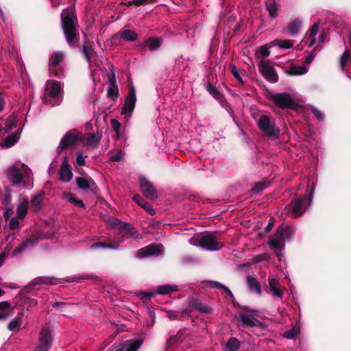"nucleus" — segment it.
Here are the masks:
<instances>
[{
    "instance_id": "obj_62",
    "label": "nucleus",
    "mask_w": 351,
    "mask_h": 351,
    "mask_svg": "<svg viewBox=\"0 0 351 351\" xmlns=\"http://www.w3.org/2000/svg\"><path fill=\"white\" fill-rule=\"evenodd\" d=\"M10 306V302L7 301H3L0 302V310H5L9 308Z\"/></svg>"
},
{
    "instance_id": "obj_9",
    "label": "nucleus",
    "mask_w": 351,
    "mask_h": 351,
    "mask_svg": "<svg viewBox=\"0 0 351 351\" xmlns=\"http://www.w3.org/2000/svg\"><path fill=\"white\" fill-rule=\"evenodd\" d=\"M259 71L263 75L271 82H276L278 76L275 71L274 68L269 64L268 61H261L258 65Z\"/></svg>"
},
{
    "instance_id": "obj_3",
    "label": "nucleus",
    "mask_w": 351,
    "mask_h": 351,
    "mask_svg": "<svg viewBox=\"0 0 351 351\" xmlns=\"http://www.w3.org/2000/svg\"><path fill=\"white\" fill-rule=\"evenodd\" d=\"M190 243L210 251L219 250L223 247V243L213 234L208 232L193 237Z\"/></svg>"
},
{
    "instance_id": "obj_45",
    "label": "nucleus",
    "mask_w": 351,
    "mask_h": 351,
    "mask_svg": "<svg viewBox=\"0 0 351 351\" xmlns=\"http://www.w3.org/2000/svg\"><path fill=\"white\" fill-rule=\"evenodd\" d=\"M167 316L169 320H175L181 317L182 313L176 311H167Z\"/></svg>"
},
{
    "instance_id": "obj_30",
    "label": "nucleus",
    "mask_w": 351,
    "mask_h": 351,
    "mask_svg": "<svg viewBox=\"0 0 351 351\" xmlns=\"http://www.w3.org/2000/svg\"><path fill=\"white\" fill-rule=\"evenodd\" d=\"M64 56L61 52H56L53 53L50 58L49 60V71L52 75V69L51 66H56L58 65L63 60Z\"/></svg>"
},
{
    "instance_id": "obj_63",
    "label": "nucleus",
    "mask_w": 351,
    "mask_h": 351,
    "mask_svg": "<svg viewBox=\"0 0 351 351\" xmlns=\"http://www.w3.org/2000/svg\"><path fill=\"white\" fill-rule=\"evenodd\" d=\"M279 228H284L286 230V231H284V234L287 235V239L290 237L291 233V228L289 226H281Z\"/></svg>"
},
{
    "instance_id": "obj_54",
    "label": "nucleus",
    "mask_w": 351,
    "mask_h": 351,
    "mask_svg": "<svg viewBox=\"0 0 351 351\" xmlns=\"http://www.w3.org/2000/svg\"><path fill=\"white\" fill-rule=\"evenodd\" d=\"M230 69H231V73L233 75V76L239 82H241L242 80H241V77L239 73V71L237 69V67L234 66V65H231L230 66Z\"/></svg>"
},
{
    "instance_id": "obj_4",
    "label": "nucleus",
    "mask_w": 351,
    "mask_h": 351,
    "mask_svg": "<svg viewBox=\"0 0 351 351\" xmlns=\"http://www.w3.org/2000/svg\"><path fill=\"white\" fill-rule=\"evenodd\" d=\"M63 97V90L61 84L55 80H47L45 84V93L43 99L45 102L49 103V99H54L52 104L59 105Z\"/></svg>"
},
{
    "instance_id": "obj_51",
    "label": "nucleus",
    "mask_w": 351,
    "mask_h": 351,
    "mask_svg": "<svg viewBox=\"0 0 351 351\" xmlns=\"http://www.w3.org/2000/svg\"><path fill=\"white\" fill-rule=\"evenodd\" d=\"M153 0H132L128 2V4H134L136 5H146L152 3Z\"/></svg>"
},
{
    "instance_id": "obj_25",
    "label": "nucleus",
    "mask_w": 351,
    "mask_h": 351,
    "mask_svg": "<svg viewBox=\"0 0 351 351\" xmlns=\"http://www.w3.org/2000/svg\"><path fill=\"white\" fill-rule=\"evenodd\" d=\"M38 239H29L22 243L20 246L14 249L12 252L14 256L17 255L19 253L24 252L29 246H32L34 243L38 241Z\"/></svg>"
},
{
    "instance_id": "obj_21",
    "label": "nucleus",
    "mask_w": 351,
    "mask_h": 351,
    "mask_svg": "<svg viewBox=\"0 0 351 351\" xmlns=\"http://www.w3.org/2000/svg\"><path fill=\"white\" fill-rule=\"evenodd\" d=\"M76 183L79 189L82 190H87L95 185V182L91 178H85L79 177L76 178Z\"/></svg>"
},
{
    "instance_id": "obj_6",
    "label": "nucleus",
    "mask_w": 351,
    "mask_h": 351,
    "mask_svg": "<svg viewBox=\"0 0 351 351\" xmlns=\"http://www.w3.org/2000/svg\"><path fill=\"white\" fill-rule=\"evenodd\" d=\"M269 99L276 106L281 108H293L296 105L293 97L287 93L273 94Z\"/></svg>"
},
{
    "instance_id": "obj_47",
    "label": "nucleus",
    "mask_w": 351,
    "mask_h": 351,
    "mask_svg": "<svg viewBox=\"0 0 351 351\" xmlns=\"http://www.w3.org/2000/svg\"><path fill=\"white\" fill-rule=\"evenodd\" d=\"M21 325V322L19 319L15 318L12 319L8 324V329L10 330H15L19 329Z\"/></svg>"
},
{
    "instance_id": "obj_14",
    "label": "nucleus",
    "mask_w": 351,
    "mask_h": 351,
    "mask_svg": "<svg viewBox=\"0 0 351 351\" xmlns=\"http://www.w3.org/2000/svg\"><path fill=\"white\" fill-rule=\"evenodd\" d=\"M162 252V245H150L139 250L137 256L139 258H146L151 256H157Z\"/></svg>"
},
{
    "instance_id": "obj_49",
    "label": "nucleus",
    "mask_w": 351,
    "mask_h": 351,
    "mask_svg": "<svg viewBox=\"0 0 351 351\" xmlns=\"http://www.w3.org/2000/svg\"><path fill=\"white\" fill-rule=\"evenodd\" d=\"M124 152L121 150H119L115 154L111 156L109 158L110 161H119L121 160L123 158Z\"/></svg>"
},
{
    "instance_id": "obj_27",
    "label": "nucleus",
    "mask_w": 351,
    "mask_h": 351,
    "mask_svg": "<svg viewBox=\"0 0 351 351\" xmlns=\"http://www.w3.org/2000/svg\"><path fill=\"white\" fill-rule=\"evenodd\" d=\"M111 84L108 90V96L112 100H115L119 96V90L117 86L114 84V75L113 74L109 78Z\"/></svg>"
},
{
    "instance_id": "obj_42",
    "label": "nucleus",
    "mask_w": 351,
    "mask_h": 351,
    "mask_svg": "<svg viewBox=\"0 0 351 351\" xmlns=\"http://www.w3.org/2000/svg\"><path fill=\"white\" fill-rule=\"evenodd\" d=\"M148 43L149 49L151 51H154L161 45L162 40L160 38L150 39Z\"/></svg>"
},
{
    "instance_id": "obj_44",
    "label": "nucleus",
    "mask_w": 351,
    "mask_h": 351,
    "mask_svg": "<svg viewBox=\"0 0 351 351\" xmlns=\"http://www.w3.org/2000/svg\"><path fill=\"white\" fill-rule=\"evenodd\" d=\"M267 10L269 13V15L271 18H274L277 15V7L276 3H270L269 5H267Z\"/></svg>"
},
{
    "instance_id": "obj_41",
    "label": "nucleus",
    "mask_w": 351,
    "mask_h": 351,
    "mask_svg": "<svg viewBox=\"0 0 351 351\" xmlns=\"http://www.w3.org/2000/svg\"><path fill=\"white\" fill-rule=\"evenodd\" d=\"M37 283L45 285H56L58 283V280L54 278L49 277H40L36 279Z\"/></svg>"
},
{
    "instance_id": "obj_53",
    "label": "nucleus",
    "mask_w": 351,
    "mask_h": 351,
    "mask_svg": "<svg viewBox=\"0 0 351 351\" xmlns=\"http://www.w3.org/2000/svg\"><path fill=\"white\" fill-rule=\"evenodd\" d=\"M82 51H83V53L84 54V56L86 57V60L88 62H90V56H91V54H92V50L88 49L87 46L86 45H83V48H82Z\"/></svg>"
},
{
    "instance_id": "obj_56",
    "label": "nucleus",
    "mask_w": 351,
    "mask_h": 351,
    "mask_svg": "<svg viewBox=\"0 0 351 351\" xmlns=\"http://www.w3.org/2000/svg\"><path fill=\"white\" fill-rule=\"evenodd\" d=\"M196 308L205 313H208L210 312V308L200 303L196 304Z\"/></svg>"
},
{
    "instance_id": "obj_23",
    "label": "nucleus",
    "mask_w": 351,
    "mask_h": 351,
    "mask_svg": "<svg viewBox=\"0 0 351 351\" xmlns=\"http://www.w3.org/2000/svg\"><path fill=\"white\" fill-rule=\"evenodd\" d=\"M308 68L306 66L291 65L287 70V73L290 75H301L306 74Z\"/></svg>"
},
{
    "instance_id": "obj_33",
    "label": "nucleus",
    "mask_w": 351,
    "mask_h": 351,
    "mask_svg": "<svg viewBox=\"0 0 351 351\" xmlns=\"http://www.w3.org/2000/svg\"><path fill=\"white\" fill-rule=\"evenodd\" d=\"M302 27L301 20L297 19L292 21L288 27V32L291 36H295L299 33Z\"/></svg>"
},
{
    "instance_id": "obj_35",
    "label": "nucleus",
    "mask_w": 351,
    "mask_h": 351,
    "mask_svg": "<svg viewBox=\"0 0 351 351\" xmlns=\"http://www.w3.org/2000/svg\"><path fill=\"white\" fill-rule=\"evenodd\" d=\"M178 290L177 286L175 285H160L158 286L156 288V293L158 294H168L171 292L176 291Z\"/></svg>"
},
{
    "instance_id": "obj_36",
    "label": "nucleus",
    "mask_w": 351,
    "mask_h": 351,
    "mask_svg": "<svg viewBox=\"0 0 351 351\" xmlns=\"http://www.w3.org/2000/svg\"><path fill=\"white\" fill-rule=\"evenodd\" d=\"M16 116L15 114L10 115L5 120V132H10L12 130L16 128Z\"/></svg>"
},
{
    "instance_id": "obj_38",
    "label": "nucleus",
    "mask_w": 351,
    "mask_h": 351,
    "mask_svg": "<svg viewBox=\"0 0 351 351\" xmlns=\"http://www.w3.org/2000/svg\"><path fill=\"white\" fill-rule=\"evenodd\" d=\"M240 347V342L238 339L236 338H230L227 344H226V348L229 351H237Z\"/></svg>"
},
{
    "instance_id": "obj_5",
    "label": "nucleus",
    "mask_w": 351,
    "mask_h": 351,
    "mask_svg": "<svg viewBox=\"0 0 351 351\" xmlns=\"http://www.w3.org/2000/svg\"><path fill=\"white\" fill-rule=\"evenodd\" d=\"M257 124L261 131L269 138L275 139L278 137L280 130L276 125L275 122L270 120L267 115H261Z\"/></svg>"
},
{
    "instance_id": "obj_57",
    "label": "nucleus",
    "mask_w": 351,
    "mask_h": 351,
    "mask_svg": "<svg viewBox=\"0 0 351 351\" xmlns=\"http://www.w3.org/2000/svg\"><path fill=\"white\" fill-rule=\"evenodd\" d=\"M208 90L209 93L215 97V98H219L220 96V93L214 87L212 86H208Z\"/></svg>"
},
{
    "instance_id": "obj_22",
    "label": "nucleus",
    "mask_w": 351,
    "mask_h": 351,
    "mask_svg": "<svg viewBox=\"0 0 351 351\" xmlns=\"http://www.w3.org/2000/svg\"><path fill=\"white\" fill-rule=\"evenodd\" d=\"M303 202L304 201L302 199H296L292 202V209L291 211L292 217L295 218L302 215Z\"/></svg>"
},
{
    "instance_id": "obj_7",
    "label": "nucleus",
    "mask_w": 351,
    "mask_h": 351,
    "mask_svg": "<svg viewBox=\"0 0 351 351\" xmlns=\"http://www.w3.org/2000/svg\"><path fill=\"white\" fill-rule=\"evenodd\" d=\"M52 336L47 328H43L39 334L38 344L34 351H49L52 344Z\"/></svg>"
},
{
    "instance_id": "obj_28",
    "label": "nucleus",
    "mask_w": 351,
    "mask_h": 351,
    "mask_svg": "<svg viewBox=\"0 0 351 351\" xmlns=\"http://www.w3.org/2000/svg\"><path fill=\"white\" fill-rule=\"evenodd\" d=\"M240 320L243 326H253L256 324L257 320L250 314L243 313L240 315Z\"/></svg>"
},
{
    "instance_id": "obj_55",
    "label": "nucleus",
    "mask_w": 351,
    "mask_h": 351,
    "mask_svg": "<svg viewBox=\"0 0 351 351\" xmlns=\"http://www.w3.org/2000/svg\"><path fill=\"white\" fill-rule=\"evenodd\" d=\"M266 187V185L263 183H257L256 186L252 189V191L254 193H257L259 191L263 190Z\"/></svg>"
},
{
    "instance_id": "obj_19",
    "label": "nucleus",
    "mask_w": 351,
    "mask_h": 351,
    "mask_svg": "<svg viewBox=\"0 0 351 351\" xmlns=\"http://www.w3.org/2000/svg\"><path fill=\"white\" fill-rule=\"evenodd\" d=\"M73 177L72 171L66 160L62 162L60 171V178L63 182H69Z\"/></svg>"
},
{
    "instance_id": "obj_26",
    "label": "nucleus",
    "mask_w": 351,
    "mask_h": 351,
    "mask_svg": "<svg viewBox=\"0 0 351 351\" xmlns=\"http://www.w3.org/2000/svg\"><path fill=\"white\" fill-rule=\"evenodd\" d=\"M132 199L137 203L141 208L147 210L151 215L155 214V210L150 205H149L139 195L133 196Z\"/></svg>"
},
{
    "instance_id": "obj_8",
    "label": "nucleus",
    "mask_w": 351,
    "mask_h": 351,
    "mask_svg": "<svg viewBox=\"0 0 351 351\" xmlns=\"http://www.w3.org/2000/svg\"><path fill=\"white\" fill-rule=\"evenodd\" d=\"M81 134L76 130H70L62 138L58 149H65L80 142Z\"/></svg>"
},
{
    "instance_id": "obj_39",
    "label": "nucleus",
    "mask_w": 351,
    "mask_h": 351,
    "mask_svg": "<svg viewBox=\"0 0 351 351\" xmlns=\"http://www.w3.org/2000/svg\"><path fill=\"white\" fill-rule=\"evenodd\" d=\"M274 45L282 49H290L293 46V42L290 40H276Z\"/></svg>"
},
{
    "instance_id": "obj_11",
    "label": "nucleus",
    "mask_w": 351,
    "mask_h": 351,
    "mask_svg": "<svg viewBox=\"0 0 351 351\" xmlns=\"http://www.w3.org/2000/svg\"><path fill=\"white\" fill-rule=\"evenodd\" d=\"M140 185L143 195L150 199H155L157 194L153 184L145 177L140 178Z\"/></svg>"
},
{
    "instance_id": "obj_16",
    "label": "nucleus",
    "mask_w": 351,
    "mask_h": 351,
    "mask_svg": "<svg viewBox=\"0 0 351 351\" xmlns=\"http://www.w3.org/2000/svg\"><path fill=\"white\" fill-rule=\"evenodd\" d=\"M268 282L269 289L272 291L274 296L282 298L285 289L280 284L279 279L274 277H269Z\"/></svg>"
},
{
    "instance_id": "obj_18",
    "label": "nucleus",
    "mask_w": 351,
    "mask_h": 351,
    "mask_svg": "<svg viewBox=\"0 0 351 351\" xmlns=\"http://www.w3.org/2000/svg\"><path fill=\"white\" fill-rule=\"evenodd\" d=\"M114 222L113 223L117 226L119 229V234L123 239H129L130 238V230L131 226L129 223H122L121 221H118L114 219Z\"/></svg>"
},
{
    "instance_id": "obj_29",
    "label": "nucleus",
    "mask_w": 351,
    "mask_h": 351,
    "mask_svg": "<svg viewBox=\"0 0 351 351\" xmlns=\"http://www.w3.org/2000/svg\"><path fill=\"white\" fill-rule=\"evenodd\" d=\"M43 196L44 193L40 191L32 197L31 204L34 207V210H38L41 208Z\"/></svg>"
},
{
    "instance_id": "obj_43",
    "label": "nucleus",
    "mask_w": 351,
    "mask_h": 351,
    "mask_svg": "<svg viewBox=\"0 0 351 351\" xmlns=\"http://www.w3.org/2000/svg\"><path fill=\"white\" fill-rule=\"evenodd\" d=\"M348 60H350V51L346 49L340 58V66L342 70L344 69V67Z\"/></svg>"
},
{
    "instance_id": "obj_59",
    "label": "nucleus",
    "mask_w": 351,
    "mask_h": 351,
    "mask_svg": "<svg viewBox=\"0 0 351 351\" xmlns=\"http://www.w3.org/2000/svg\"><path fill=\"white\" fill-rule=\"evenodd\" d=\"M76 162L80 166H84L85 165V158L82 156V154H78L76 157Z\"/></svg>"
},
{
    "instance_id": "obj_60",
    "label": "nucleus",
    "mask_w": 351,
    "mask_h": 351,
    "mask_svg": "<svg viewBox=\"0 0 351 351\" xmlns=\"http://www.w3.org/2000/svg\"><path fill=\"white\" fill-rule=\"evenodd\" d=\"M14 213L13 209L10 208H5L3 213V217L5 219H8Z\"/></svg>"
},
{
    "instance_id": "obj_52",
    "label": "nucleus",
    "mask_w": 351,
    "mask_h": 351,
    "mask_svg": "<svg viewBox=\"0 0 351 351\" xmlns=\"http://www.w3.org/2000/svg\"><path fill=\"white\" fill-rule=\"evenodd\" d=\"M259 53L263 57H267L270 54V51L267 45H263L259 48Z\"/></svg>"
},
{
    "instance_id": "obj_58",
    "label": "nucleus",
    "mask_w": 351,
    "mask_h": 351,
    "mask_svg": "<svg viewBox=\"0 0 351 351\" xmlns=\"http://www.w3.org/2000/svg\"><path fill=\"white\" fill-rule=\"evenodd\" d=\"M130 232V238H133L134 239H138L141 238L137 230H134L132 226H131V230Z\"/></svg>"
},
{
    "instance_id": "obj_12",
    "label": "nucleus",
    "mask_w": 351,
    "mask_h": 351,
    "mask_svg": "<svg viewBox=\"0 0 351 351\" xmlns=\"http://www.w3.org/2000/svg\"><path fill=\"white\" fill-rule=\"evenodd\" d=\"M284 228H278L275 235L271 237L269 241V245L274 250L280 249L285 244V240L287 239V235L284 234Z\"/></svg>"
},
{
    "instance_id": "obj_13",
    "label": "nucleus",
    "mask_w": 351,
    "mask_h": 351,
    "mask_svg": "<svg viewBox=\"0 0 351 351\" xmlns=\"http://www.w3.org/2000/svg\"><path fill=\"white\" fill-rule=\"evenodd\" d=\"M141 345V339L128 340L123 344L114 347L112 351H138Z\"/></svg>"
},
{
    "instance_id": "obj_31",
    "label": "nucleus",
    "mask_w": 351,
    "mask_h": 351,
    "mask_svg": "<svg viewBox=\"0 0 351 351\" xmlns=\"http://www.w3.org/2000/svg\"><path fill=\"white\" fill-rule=\"evenodd\" d=\"M20 132H14L8 135L4 140V145L6 147H10L15 145L20 138Z\"/></svg>"
},
{
    "instance_id": "obj_34",
    "label": "nucleus",
    "mask_w": 351,
    "mask_h": 351,
    "mask_svg": "<svg viewBox=\"0 0 351 351\" xmlns=\"http://www.w3.org/2000/svg\"><path fill=\"white\" fill-rule=\"evenodd\" d=\"M62 198L68 202L76 205L80 208L84 207V204L82 200L77 199L75 195L71 193H65L62 194Z\"/></svg>"
},
{
    "instance_id": "obj_15",
    "label": "nucleus",
    "mask_w": 351,
    "mask_h": 351,
    "mask_svg": "<svg viewBox=\"0 0 351 351\" xmlns=\"http://www.w3.org/2000/svg\"><path fill=\"white\" fill-rule=\"evenodd\" d=\"M101 135L99 134L88 133L81 134L80 142L84 145L90 147H95L101 140Z\"/></svg>"
},
{
    "instance_id": "obj_10",
    "label": "nucleus",
    "mask_w": 351,
    "mask_h": 351,
    "mask_svg": "<svg viewBox=\"0 0 351 351\" xmlns=\"http://www.w3.org/2000/svg\"><path fill=\"white\" fill-rule=\"evenodd\" d=\"M136 101V92L134 86H132L128 95L127 96L123 107L121 110V114L130 115L133 112Z\"/></svg>"
},
{
    "instance_id": "obj_17",
    "label": "nucleus",
    "mask_w": 351,
    "mask_h": 351,
    "mask_svg": "<svg viewBox=\"0 0 351 351\" xmlns=\"http://www.w3.org/2000/svg\"><path fill=\"white\" fill-rule=\"evenodd\" d=\"M28 199L26 197L20 196L19 204L16 207V216L23 219L27 215L28 210Z\"/></svg>"
},
{
    "instance_id": "obj_20",
    "label": "nucleus",
    "mask_w": 351,
    "mask_h": 351,
    "mask_svg": "<svg viewBox=\"0 0 351 351\" xmlns=\"http://www.w3.org/2000/svg\"><path fill=\"white\" fill-rule=\"evenodd\" d=\"M246 282L249 289L251 291L255 292L258 294H261L262 290L258 280L253 276H247L246 277Z\"/></svg>"
},
{
    "instance_id": "obj_48",
    "label": "nucleus",
    "mask_w": 351,
    "mask_h": 351,
    "mask_svg": "<svg viewBox=\"0 0 351 351\" xmlns=\"http://www.w3.org/2000/svg\"><path fill=\"white\" fill-rule=\"evenodd\" d=\"M18 216L12 217L10 220L9 226L12 230H14L19 228V220Z\"/></svg>"
},
{
    "instance_id": "obj_50",
    "label": "nucleus",
    "mask_w": 351,
    "mask_h": 351,
    "mask_svg": "<svg viewBox=\"0 0 351 351\" xmlns=\"http://www.w3.org/2000/svg\"><path fill=\"white\" fill-rule=\"evenodd\" d=\"M298 335V330L296 329H291L286 331L284 333V337L287 339H291L295 338Z\"/></svg>"
},
{
    "instance_id": "obj_64",
    "label": "nucleus",
    "mask_w": 351,
    "mask_h": 351,
    "mask_svg": "<svg viewBox=\"0 0 351 351\" xmlns=\"http://www.w3.org/2000/svg\"><path fill=\"white\" fill-rule=\"evenodd\" d=\"M9 53L10 56L13 57V58H16L18 57V51L17 49L13 47L9 50Z\"/></svg>"
},
{
    "instance_id": "obj_1",
    "label": "nucleus",
    "mask_w": 351,
    "mask_h": 351,
    "mask_svg": "<svg viewBox=\"0 0 351 351\" xmlns=\"http://www.w3.org/2000/svg\"><path fill=\"white\" fill-rule=\"evenodd\" d=\"M8 180L13 186H22L31 189L33 187L32 170L24 163L16 162L5 171Z\"/></svg>"
},
{
    "instance_id": "obj_37",
    "label": "nucleus",
    "mask_w": 351,
    "mask_h": 351,
    "mask_svg": "<svg viewBox=\"0 0 351 351\" xmlns=\"http://www.w3.org/2000/svg\"><path fill=\"white\" fill-rule=\"evenodd\" d=\"M121 38L127 41H134L137 38V34L130 29H125L119 32Z\"/></svg>"
},
{
    "instance_id": "obj_2",
    "label": "nucleus",
    "mask_w": 351,
    "mask_h": 351,
    "mask_svg": "<svg viewBox=\"0 0 351 351\" xmlns=\"http://www.w3.org/2000/svg\"><path fill=\"white\" fill-rule=\"evenodd\" d=\"M61 19L62 26L66 40L69 45L73 46L76 43L77 19L73 6L63 10L61 14Z\"/></svg>"
},
{
    "instance_id": "obj_46",
    "label": "nucleus",
    "mask_w": 351,
    "mask_h": 351,
    "mask_svg": "<svg viewBox=\"0 0 351 351\" xmlns=\"http://www.w3.org/2000/svg\"><path fill=\"white\" fill-rule=\"evenodd\" d=\"M309 108L313 112L315 117L319 121H322L324 119V114L318 108L315 106H310Z\"/></svg>"
},
{
    "instance_id": "obj_24",
    "label": "nucleus",
    "mask_w": 351,
    "mask_h": 351,
    "mask_svg": "<svg viewBox=\"0 0 351 351\" xmlns=\"http://www.w3.org/2000/svg\"><path fill=\"white\" fill-rule=\"evenodd\" d=\"M122 243V241H114L112 243H105L103 242H97L92 244L90 245V248L92 250L99 248V247H103V248H108V249H113L116 250L117 249Z\"/></svg>"
},
{
    "instance_id": "obj_32",
    "label": "nucleus",
    "mask_w": 351,
    "mask_h": 351,
    "mask_svg": "<svg viewBox=\"0 0 351 351\" xmlns=\"http://www.w3.org/2000/svg\"><path fill=\"white\" fill-rule=\"evenodd\" d=\"M319 31V23H315L313 24L311 29L310 33L308 35L307 40H309L308 47H312L316 43V36Z\"/></svg>"
},
{
    "instance_id": "obj_40",
    "label": "nucleus",
    "mask_w": 351,
    "mask_h": 351,
    "mask_svg": "<svg viewBox=\"0 0 351 351\" xmlns=\"http://www.w3.org/2000/svg\"><path fill=\"white\" fill-rule=\"evenodd\" d=\"M206 283L209 284L211 287L216 288L218 289H224L231 297L233 296V294L231 292V291L228 287H226L225 285H223V284H221L219 282L211 280V281H206Z\"/></svg>"
},
{
    "instance_id": "obj_61",
    "label": "nucleus",
    "mask_w": 351,
    "mask_h": 351,
    "mask_svg": "<svg viewBox=\"0 0 351 351\" xmlns=\"http://www.w3.org/2000/svg\"><path fill=\"white\" fill-rule=\"evenodd\" d=\"M111 125H112L113 129L117 132H118V130H119V128L121 127L120 123L116 119L111 120Z\"/></svg>"
}]
</instances>
